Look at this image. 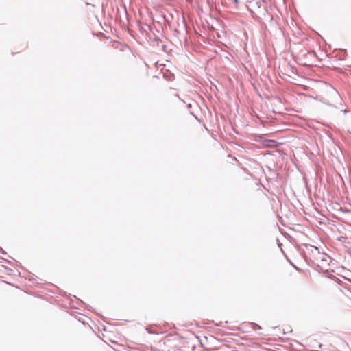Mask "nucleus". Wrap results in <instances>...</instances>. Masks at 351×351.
I'll use <instances>...</instances> for the list:
<instances>
[{
  "instance_id": "f257e3e1",
  "label": "nucleus",
  "mask_w": 351,
  "mask_h": 351,
  "mask_svg": "<svg viewBox=\"0 0 351 351\" xmlns=\"http://www.w3.org/2000/svg\"><path fill=\"white\" fill-rule=\"evenodd\" d=\"M263 2V0H247V7L252 13H254L261 8Z\"/></svg>"
},
{
  "instance_id": "f03ea898",
  "label": "nucleus",
  "mask_w": 351,
  "mask_h": 351,
  "mask_svg": "<svg viewBox=\"0 0 351 351\" xmlns=\"http://www.w3.org/2000/svg\"><path fill=\"white\" fill-rule=\"evenodd\" d=\"M123 51L125 52V56H121L120 58L122 59V60L125 62L130 61L133 58V54L132 53L131 51L129 48L125 47L123 49Z\"/></svg>"
},
{
  "instance_id": "7ed1b4c3",
  "label": "nucleus",
  "mask_w": 351,
  "mask_h": 351,
  "mask_svg": "<svg viewBox=\"0 0 351 351\" xmlns=\"http://www.w3.org/2000/svg\"><path fill=\"white\" fill-rule=\"evenodd\" d=\"M260 141L265 147H275L277 145V143L274 140L261 139Z\"/></svg>"
},
{
  "instance_id": "20e7f679",
  "label": "nucleus",
  "mask_w": 351,
  "mask_h": 351,
  "mask_svg": "<svg viewBox=\"0 0 351 351\" xmlns=\"http://www.w3.org/2000/svg\"><path fill=\"white\" fill-rule=\"evenodd\" d=\"M235 3H238V0H234Z\"/></svg>"
},
{
  "instance_id": "39448f33",
  "label": "nucleus",
  "mask_w": 351,
  "mask_h": 351,
  "mask_svg": "<svg viewBox=\"0 0 351 351\" xmlns=\"http://www.w3.org/2000/svg\"><path fill=\"white\" fill-rule=\"evenodd\" d=\"M350 299H351V297H350Z\"/></svg>"
}]
</instances>
